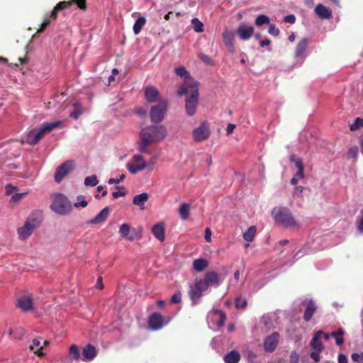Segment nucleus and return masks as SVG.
Segmentation results:
<instances>
[{"mask_svg":"<svg viewBox=\"0 0 363 363\" xmlns=\"http://www.w3.org/2000/svg\"><path fill=\"white\" fill-rule=\"evenodd\" d=\"M167 128L162 125H149L140 133V141L138 149L141 153L148 152V146L153 143L162 141L167 136Z\"/></svg>","mask_w":363,"mask_h":363,"instance_id":"obj_1","label":"nucleus"},{"mask_svg":"<svg viewBox=\"0 0 363 363\" xmlns=\"http://www.w3.org/2000/svg\"><path fill=\"white\" fill-rule=\"evenodd\" d=\"M274 221L278 225L294 230L300 228L299 223L295 219L291 211L287 207H275L272 210Z\"/></svg>","mask_w":363,"mask_h":363,"instance_id":"obj_2","label":"nucleus"},{"mask_svg":"<svg viewBox=\"0 0 363 363\" xmlns=\"http://www.w3.org/2000/svg\"><path fill=\"white\" fill-rule=\"evenodd\" d=\"M61 124V121L43 123L39 128H33L28 132L26 143L30 145H36L46 133L58 128Z\"/></svg>","mask_w":363,"mask_h":363,"instance_id":"obj_3","label":"nucleus"},{"mask_svg":"<svg viewBox=\"0 0 363 363\" xmlns=\"http://www.w3.org/2000/svg\"><path fill=\"white\" fill-rule=\"evenodd\" d=\"M50 208L53 211L60 215L69 214L72 210L70 201L62 194L53 195V201Z\"/></svg>","mask_w":363,"mask_h":363,"instance_id":"obj_4","label":"nucleus"},{"mask_svg":"<svg viewBox=\"0 0 363 363\" xmlns=\"http://www.w3.org/2000/svg\"><path fill=\"white\" fill-rule=\"evenodd\" d=\"M206 290V284L201 282V279H196L194 284H189L188 295L193 306L199 303L203 291Z\"/></svg>","mask_w":363,"mask_h":363,"instance_id":"obj_5","label":"nucleus"},{"mask_svg":"<svg viewBox=\"0 0 363 363\" xmlns=\"http://www.w3.org/2000/svg\"><path fill=\"white\" fill-rule=\"evenodd\" d=\"M167 111V101L161 100L159 104L152 106L150 111V118L153 123H160L164 118Z\"/></svg>","mask_w":363,"mask_h":363,"instance_id":"obj_6","label":"nucleus"},{"mask_svg":"<svg viewBox=\"0 0 363 363\" xmlns=\"http://www.w3.org/2000/svg\"><path fill=\"white\" fill-rule=\"evenodd\" d=\"M74 3H75L80 9H86V0L63 1H60L56 4L52 12L50 13V16L52 18V19L55 20L57 17V13L59 11L70 7Z\"/></svg>","mask_w":363,"mask_h":363,"instance_id":"obj_7","label":"nucleus"},{"mask_svg":"<svg viewBox=\"0 0 363 363\" xmlns=\"http://www.w3.org/2000/svg\"><path fill=\"white\" fill-rule=\"evenodd\" d=\"M322 334H323L322 330L317 331L314 334V336L310 342V346L313 350V351L311 352L310 357L316 362H318L320 360V353L323 350L324 348L323 343L320 341Z\"/></svg>","mask_w":363,"mask_h":363,"instance_id":"obj_8","label":"nucleus"},{"mask_svg":"<svg viewBox=\"0 0 363 363\" xmlns=\"http://www.w3.org/2000/svg\"><path fill=\"white\" fill-rule=\"evenodd\" d=\"M185 95V110L188 116H192L196 112L199 96V89L191 90L189 94Z\"/></svg>","mask_w":363,"mask_h":363,"instance_id":"obj_9","label":"nucleus"},{"mask_svg":"<svg viewBox=\"0 0 363 363\" xmlns=\"http://www.w3.org/2000/svg\"><path fill=\"white\" fill-rule=\"evenodd\" d=\"M211 135V129L207 121H202L199 126L194 128L192 131L193 139L196 143H201L209 138Z\"/></svg>","mask_w":363,"mask_h":363,"instance_id":"obj_10","label":"nucleus"},{"mask_svg":"<svg viewBox=\"0 0 363 363\" xmlns=\"http://www.w3.org/2000/svg\"><path fill=\"white\" fill-rule=\"evenodd\" d=\"M74 169V162L67 160L57 167L55 173V180L60 183Z\"/></svg>","mask_w":363,"mask_h":363,"instance_id":"obj_11","label":"nucleus"},{"mask_svg":"<svg viewBox=\"0 0 363 363\" xmlns=\"http://www.w3.org/2000/svg\"><path fill=\"white\" fill-rule=\"evenodd\" d=\"M199 82L189 74L184 79V83L177 91L179 96L188 94L191 90L198 89Z\"/></svg>","mask_w":363,"mask_h":363,"instance_id":"obj_12","label":"nucleus"},{"mask_svg":"<svg viewBox=\"0 0 363 363\" xmlns=\"http://www.w3.org/2000/svg\"><path fill=\"white\" fill-rule=\"evenodd\" d=\"M279 335L277 333H274L267 336L264 342V350L267 352H274L279 343Z\"/></svg>","mask_w":363,"mask_h":363,"instance_id":"obj_13","label":"nucleus"},{"mask_svg":"<svg viewBox=\"0 0 363 363\" xmlns=\"http://www.w3.org/2000/svg\"><path fill=\"white\" fill-rule=\"evenodd\" d=\"M301 305L306 307L303 313V320L306 322H309L317 310V306L311 299L304 300L301 303Z\"/></svg>","mask_w":363,"mask_h":363,"instance_id":"obj_14","label":"nucleus"},{"mask_svg":"<svg viewBox=\"0 0 363 363\" xmlns=\"http://www.w3.org/2000/svg\"><path fill=\"white\" fill-rule=\"evenodd\" d=\"M148 325L154 330H160L164 325L163 316L159 313H154L149 318Z\"/></svg>","mask_w":363,"mask_h":363,"instance_id":"obj_15","label":"nucleus"},{"mask_svg":"<svg viewBox=\"0 0 363 363\" xmlns=\"http://www.w3.org/2000/svg\"><path fill=\"white\" fill-rule=\"evenodd\" d=\"M223 40L225 45L226 46L229 52L233 54L235 52L234 45L235 35L230 30H225L223 33Z\"/></svg>","mask_w":363,"mask_h":363,"instance_id":"obj_16","label":"nucleus"},{"mask_svg":"<svg viewBox=\"0 0 363 363\" xmlns=\"http://www.w3.org/2000/svg\"><path fill=\"white\" fill-rule=\"evenodd\" d=\"M43 220V212L41 211H34L27 218L26 222L30 224L33 228H37Z\"/></svg>","mask_w":363,"mask_h":363,"instance_id":"obj_17","label":"nucleus"},{"mask_svg":"<svg viewBox=\"0 0 363 363\" xmlns=\"http://www.w3.org/2000/svg\"><path fill=\"white\" fill-rule=\"evenodd\" d=\"M18 307L23 311H28L33 309L32 294L24 295L18 299Z\"/></svg>","mask_w":363,"mask_h":363,"instance_id":"obj_18","label":"nucleus"},{"mask_svg":"<svg viewBox=\"0 0 363 363\" xmlns=\"http://www.w3.org/2000/svg\"><path fill=\"white\" fill-rule=\"evenodd\" d=\"M145 97L149 103H154L158 101H160L159 91L155 86H147L145 89Z\"/></svg>","mask_w":363,"mask_h":363,"instance_id":"obj_19","label":"nucleus"},{"mask_svg":"<svg viewBox=\"0 0 363 363\" xmlns=\"http://www.w3.org/2000/svg\"><path fill=\"white\" fill-rule=\"evenodd\" d=\"M201 282L206 284V287L208 289L210 285L218 286L219 284L218 274L213 271L208 272L205 274L204 278L201 279Z\"/></svg>","mask_w":363,"mask_h":363,"instance_id":"obj_20","label":"nucleus"},{"mask_svg":"<svg viewBox=\"0 0 363 363\" xmlns=\"http://www.w3.org/2000/svg\"><path fill=\"white\" fill-rule=\"evenodd\" d=\"M237 33L240 39L246 40L252 36L254 33V28L252 26H247L241 24L237 29Z\"/></svg>","mask_w":363,"mask_h":363,"instance_id":"obj_21","label":"nucleus"},{"mask_svg":"<svg viewBox=\"0 0 363 363\" xmlns=\"http://www.w3.org/2000/svg\"><path fill=\"white\" fill-rule=\"evenodd\" d=\"M315 13L322 19H330L333 12L330 8L322 4H318L315 8Z\"/></svg>","mask_w":363,"mask_h":363,"instance_id":"obj_22","label":"nucleus"},{"mask_svg":"<svg viewBox=\"0 0 363 363\" xmlns=\"http://www.w3.org/2000/svg\"><path fill=\"white\" fill-rule=\"evenodd\" d=\"M35 229L32 228L30 223L25 222L23 226L17 229L18 235L21 240L28 239L33 233Z\"/></svg>","mask_w":363,"mask_h":363,"instance_id":"obj_23","label":"nucleus"},{"mask_svg":"<svg viewBox=\"0 0 363 363\" xmlns=\"http://www.w3.org/2000/svg\"><path fill=\"white\" fill-rule=\"evenodd\" d=\"M130 232V228L129 225H128L126 223H123L121 225L120 229H119V233L121 234V235L122 237L127 238V240H128L130 241H133L135 239L140 238V237H141L140 234L135 233V235H129Z\"/></svg>","mask_w":363,"mask_h":363,"instance_id":"obj_24","label":"nucleus"},{"mask_svg":"<svg viewBox=\"0 0 363 363\" xmlns=\"http://www.w3.org/2000/svg\"><path fill=\"white\" fill-rule=\"evenodd\" d=\"M155 237L160 241L163 242L165 238V228L162 223H159L154 225L151 230Z\"/></svg>","mask_w":363,"mask_h":363,"instance_id":"obj_25","label":"nucleus"},{"mask_svg":"<svg viewBox=\"0 0 363 363\" xmlns=\"http://www.w3.org/2000/svg\"><path fill=\"white\" fill-rule=\"evenodd\" d=\"M109 214L108 207L104 208L94 218L87 221V224H98L106 220Z\"/></svg>","mask_w":363,"mask_h":363,"instance_id":"obj_26","label":"nucleus"},{"mask_svg":"<svg viewBox=\"0 0 363 363\" xmlns=\"http://www.w3.org/2000/svg\"><path fill=\"white\" fill-rule=\"evenodd\" d=\"M148 198V194L145 192L135 195L133 199V203L135 206H138L140 210H144L145 203L146 201H147Z\"/></svg>","mask_w":363,"mask_h":363,"instance_id":"obj_27","label":"nucleus"},{"mask_svg":"<svg viewBox=\"0 0 363 363\" xmlns=\"http://www.w3.org/2000/svg\"><path fill=\"white\" fill-rule=\"evenodd\" d=\"M97 354L96 347L90 344L83 348L82 355L84 359L88 360L93 359Z\"/></svg>","mask_w":363,"mask_h":363,"instance_id":"obj_28","label":"nucleus"},{"mask_svg":"<svg viewBox=\"0 0 363 363\" xmlns=\"http://www.w3.org/2000/svg\"><path fill=\"white\" fill-rule=\"evenodd\" d=\"M225 363H238L240 360V354L236 350L228 352L223 357Z\"/></svg>","mask_w":363,"mask_h":363,"instance_id":"obj_29","label":"nucleus"},{"mask_svg":"<svg viewBox=\"0 0 363 363\" xmlns=\"http://www.w3.org/2000/svg\"><path fill=\"white\" fill-rule=\"evenodd\" d=\"M308 45V39L306 38H303L300 40L296 48L295 56L301 57L305 50H306Z\"/></svg>","mask_w":363,"mask_h":363,"instance_id":"obj_30","label":"nucleus"},{"mask_svg":"<svg viewBox=\"0 0 363 363\" xmlns=\"http://www.w3.org/2000/svg\"><path fill=\"white\" fill-rule=\"evenodd\" d=\"M208 266V262L206 259H196L193 262V267L198 272L203 271Z\"/></svg>","mask_w":363,"mask_h":363,"instance_id":"obj_31","label":"nucleus"},{"mask_svg":"<svg viewBox=\"0 0 363 363\" xmlns=\"http://www.w3.org/2000/svg\"><path fill=\"white\" fill-rule=\"evenodd\" d=\"M191 206L188 203H183L179 208V213L182 220H186L189 216Z\"/></svg>","mask_w":363,"mask_h":363,"instance_id":"obj_32","label":"nucleus"},{"mask_svg":"<svg viewBox=\"0 0 363 363\" xmlns=\"http://www.w3.org/2000/svg\"><path fill=\"white\" fill-rule=\"evenodd\" d=\"M147 167L146 162H142L140 164H127V168L128 171L131 174H135L139 171H142L145 169Z\"/></svg>","mask_w":363,"mask_h":363,"instance_id":"obj_33","label":"nucleus"},{"mask_svg":"<svg viewBox=\"0 0 363 363\" xmlns=\"http://www.w3.org/2000/svg\"><path fill=\"white\" fill-rule=\"evenodd\" d=\"M345 331L342 328H339L337 331L333 332L330 335L335 339L337 345H342L344 342L343 335Z\"/></svg>","mask_w":363,"mask_h":363,"instance_id":"obj_34","label":"nucleus"},{"mask_svg":"<svg viewBox=\"0 0 363 363\" xmlns=\"http://www.w3.org/2000/svg\"><path fill=\"white\" fill-rule=\"evenodd\" d=\"M146 23V19L143 16L139 17L135 22L133 25V32L135 35H138L140 33L142 28L144 26V25Z\"/></svg>","mask_w":363,"mask_h":363,"instance_id":"obj_35","label":"nucleus"},{"mask_svg":"<svg viewBox=\"0 0 363 363\" xmlns=\"http://www.w3.org/2000/svg\"><path fill=\"white\" fill-rule=\"evenodd\" d=\"M256 233V227L251 226L243 233L244 239L247 242H252L254 240Z\"/></svg>","mask_w":363,"mask_h":363,"instance_id":"obj_36","label":"nucleus"},{"mask_svg":"<svg viewBox=\"0 0 363 363\" xmlns=\"http://www.w3.org/2000/svg\"><path fill=\"white\" fill-rule=\"evenodd\" d=\"M269 21H270L269 18L267 16H266L264 14H261V15L257 16V17L256 18L255 24L257 26L259 27L264 24L269 23Z\"/></svg>","mask_w":363,"mask_h":363,"instance_id":"obj_37","label":"nucleus"},{"mask_svg":"<svg viewBox=\"0 0 363 363\" xmlns=\"http://www.w3.org/2000/svg\"><path fill=\"white\" fill-rule=\"evenodd\" d=\"M69 354L72 358L78 360L80 357V352L77 345H72L69 347Z\"/></svg>","mask_w":363,"mask_h":363,"instance_id":"obj_38","label":"nucleus"},{"mask_svg":"<svg viewBox=\"0 0 363 363\" xmlns=\"http://www.w3.org/2000/svg\"><path fill=\"white\" fill-rule=\"evenodd\" d=\"M74 110L70 113L69 117L73 119H78L79 116L82 113L81 105L78 103L74 104Z\"/></svg>","mask_w":363,"mask_h":363,"instance_id":"obj_39","label":"nucleus"},{"mask_svg":"<svg viewBox=\"0 0 363 363\" xmlns=\"http://www.w3.org/2000/svg\"><path fill=\"white\" fill-rule=\"evenodd\" d=\"M191 24L193 25L194 30L196 33H201L203 31V24L196 18L191 20Z\"/></svg>","mask_w":363,"mask_h":363,"instance_id":"obj_40","label":"nucleus"},{"mask_svg":"<svg viewBox=\"0 0 363 363\" xmlns=\"http://www.w3.org/2000/svg\"><path fill=\"white\" fill-rule=\"evenodd\" d=\"M213 313L218 315L220 318V320L218 322V326H222L224 325V323L226 320V315L223 311L215 309L213 310Z\"/></svg>","mask_w":363,"mask_h":363,"instance_id":"obj_41","label":"nucleus"},{"mask_svg":"<svg viewBox=\"0 0 363 363\" xmlns=\"http://www.w3.org/2000/svg\"><path fill=\"white\" fill-rule=\"evenodd\" d=\"M98 183L99 181L96 175L87 177L84 179V184L86 186H95Z\"/></svg>","mask_w":363,"mask_h":363,"instance_id":"obj_42","label":"nucleus"},{"mask_svg":"<svg viewBox=\"0 0 363 363\" xmlns=\"http://www.w3.org/2000/svg\"><path fill=\"white\" fill-rule=\"evenodd\" d=\"M50 18H52L50 16V14L47 13L45 15L43 22L41 23L40 28L38 29V31H37L38 33L43 32L45 30V28L48 25H50Z\"/></svg>","mask_w":363,"mask_h":363,"instance_id":"obj_43","label":"nucleus"},{"mask_svg":"<svg viewBox=\"0 0 363 363\" xmlns=\"http://www.w3.org/2000/svg\"><path fill=\"white\" fill-rule=\"evenodd\" d=\"M247 304V300L242 298L241 296H238L235 298V307L237 308L244 309L246 308Z\"/></svg>","mask_w":363,"mask_h":363,"instance_id":"obj_44","label":"nucleus"},{"mask_svg":"<svg viewBox=\"0 0 363 363\" xmlns=\"http://www.w3.org/2000/svg\"><path fill=\"white\" fill-rule=\"evenodd\" d=\"M363 127V118H357L354 122L350 125V130L352 131L356 130L359 129V128Z\"/></svg>","mask_w":363,"mask_h":363,"instance_id":"obj_45","label":"nucleus"},{"mask_svg":"<svg viewBox=\"0 0 363 363\" xmlns=\"http://www.w3.org/2000/svg\"><path fill=\"white\" fill-rule=\"evenodd\" d=\"M181 301H182V293L180 291H179L172 296L170 303L172 304L179 303H181Z\"/></svg>","mask_w":363,"mask_h":363,"instance_id":"obj_46","label":"nucleus"},{"mask_svg":"<svg viewBox=\"0 0 363 363\" xmlns=\"http://www.w3.org/2000/svg\"><path fill=\"white\" fill-rule=\"evenodd\" d=\"M117 189L123 190V191H113L112 193V196L113 198L117 199L121 196H124L125 195V191H124L125 188L124 186H117L116 187Z\"/></svg>","mask_w":363,"mask_h":363,"instance_id":"obj_47","label":"nucleus"},{"mask_svg":"<svg viewBox=\"0 0 363 363\" xmlns=\"http://www.w3.org/2000/svg\"><path fill=\"white\" fill-rule=\"evenodd\" d=\"M175 72L177 75L184 77V79L189 74L187 70L184 67H179L175 69Z\"/></svg>","mask_w":363,"mask_h":363,"instance_id":"obj_48","label":"nucleus"},{"mask_svg":"<svg viewBox=\"0 0 363 363\" xmlns=\"http://www.w3.org/2000/svg\"><path fill=\"white\" fill-rule=\"evenodd\" d=\"M268 32L273 36H278L279 35V30L276 27L275 24H269Z\"/></svg>","mask_w":363,"mask_h":363,"instance_id":"obj_49","label":"nucleus"},{"mask_svg":"<svg viewBox=\"0 0 363 363\" xmlns=\"http://www.w3.org/2000/svg\"><path fill=\"white\" fill-rule=\"evenodd\" d=\"M351 358L355 362L363 363V352L353 353Z\"/></svg>","mask_w":363,"mask_h":363,"instance_id":"obj_50","label":"nucleus"},{"mask_svg":"<svg viewBox=\"0 0 363 363\" xmlns=\"http://www.w3.org/2000/svg\"><path fill=\"white\" fill-rule=\"evenodd\" d=\"M358 152V147L357 146H353L349 149L348 155L352 158H356L357 157Z\"/></svg>","mask_w":363,"mask_h":363,"instance_id":"obj_51","label":"nucleus"},{"mask_svg":"<svg viewBox=\"0 0 363 363\" xmlns=\"http://www.w3.org/2000/svg\"><path fill=\"white\" fill-rule=\"evenodd\" d=\"M299 355L296 351H292L290 355V362L291 363H298L299 362Z\"/></svg>","mask_w":363,"mask_h":363,"instance_id":"obj_52","label":"nucleus"},{"mask_svg":"<svg viewBox=\"0 0 363 363\" xmlns=\"http://www.w3.org/2000/svg\"><path fill=\"white\" fill-rule=\"evenodd\" d=\"M124 178H125V174H122L121 175H120L119 178H111V179H109L108 181V183L109 184H118L122 180H123Z\"/></svg>","mask_w":363,"mask_h":363,"instance_id":"obj_53","label":"nucleus"},{"mask_svg":"<svg viewBox=\"0 0 363 363\" xmlns=\"http://www.w3.org/2000/svg\"><path fill=\"white\" fill-rule=\"evenodd\" d=\"M306 189L309 190V189L308 187H305V186H296L294 189V194L295 195H297L299 196L303 193V191Z\"/></svg>","mask_w":363,"mask_h":363,"instance_id":"obj_54","label":"nucleus"},{"mask_svg":"<svg viewBox=\"0 0 363 363\" xmlns=\"http://www.w3.org/2000/svg\"><path fill=\"white\" fill-rule=\"evenodd\" d=\"M284 21L293 24L296 22V16L293 14L287 15L284 18Z\"/></svg>","mask_w":363,"mask_h":363,"instance_id":"obj_55","label":"nucleus"},{"mask_svg":"<svg viewBox=\"0 0 363 363\" xmlns=\"http://www.w3.org/2000/svg\"><path fill=\"white\" fill-rule=\"evenodd\" d=\"M296 167L298 168V170H304V165L301 160V159L298 158L297 160L294 162Z\"/></svg>","mask_w":363,"mask_h":363,"instance_id":"obj_56","label":"nucleus"},{"mask_svg":"<svg viewBox=\"0 0 363 363\" xmlns=\"http://www.w3.org/2000/svg\"><path fill=\"white\" fill-rule=\"evenodd\" d=\"M338 363H348L347 358L345 354L340 353L338 355Z\"/></svg>","mask_w":363,"mask_h":363,"instance_id":"obj_57","label":"nucleus"},{"mask_svg":"<svg viewBox=\"0 0 363 363\" xmlns=\"http://www.w3.org/2000/svg\"><path fill=\"white\" fill-rule=\"evenodd\" d=\"M235 128V125L233 123H228L226 128V133L228 135L231 134L234 129Z\"/></svg>","mask_w":363,"mask_h":363,"instance_id":"obj_58","label":"nucleus"},{"mask_svg":"<svg viewBox=\"0 0 363 363\" xmlns=\"http://www.w3.org/2000/svg\"><path fill=\"white\" fill-rule=\"evenodd\" d=\"M87 205H88V203H87V201H85V200H82V201H79V202H77V203H75L74 204V206L75 207H77H77H83V208H84V207H86Z\"/></svg>","mask_w":363,"mask_h":363,"instance_id":"obj_59","label":"nucleus"},{"mask_svg":"<svg viewBox=\"0 0 363 363\" xmlns=\"http://www.w3.org/2000/svg\"><path fill=\"white\" fill-rule=\"evenodd\" d=\"M211 231L210 228H206V230H205V240L207 242H210L211 241Z\"/></svg>","mask_w":363,"mask_h":363,"instance_id":"obj_60","label":"nucleus"},{"mask_svg":"<svg viewBox=\"0 0 363 363\" xmlns=\"http://www.w3.org/2000/svg\"><path fill=\"white\" fill-rule=\"evenodd\" d=\"M133 160L138 164L142 163L143 162V157L141 155H135L133 156Z\"/></svg>","mask_w":363,"mask_h":363,"instance_id":"obj_61","label":"nucleus"},{"mask_svg":"<svg viewBox=\"0 0 363 363\" xmlns=\"http://www.w3.org/2000/svg\"><path fill=\"white\" fill-rule=\"evenodd\" d=\"M294 177H296V178H297L298 179H303L305 177L304 170H298Z\"/></svg>","mask_w":363,"mask_h":363,"instance_id":"obj_62","label":"nucleus"},{"mask_svg":"<svg viewBox=\"0 0 363 363\" xmlns=\"http://www.w3.org/2000/svg\"><path fill=\"white\" fill-rule=\"evenodd\" d=\"M23 194H16L13 196H12L11 200H13V201H18L23 197Z\"/></svg>","mask_w":363,"mask_h":363,"instance_id":"obj_63","label":"nucleus"},{"mask_svg":"<svg viewBox=\"0 0 363 363\" xmlns=\"http://www.w3.org/2000/svg\"><path fill=\"white\" fill-rule=\"evenodd\" d=\"M271 43V41L269 39H264L259 42L260 47L263 48L266 45H269Z\"/></svg>","mask_w":363,"mask_h":363,"instance_id":"obj_64","label":"nucleus"}]
</instances>
